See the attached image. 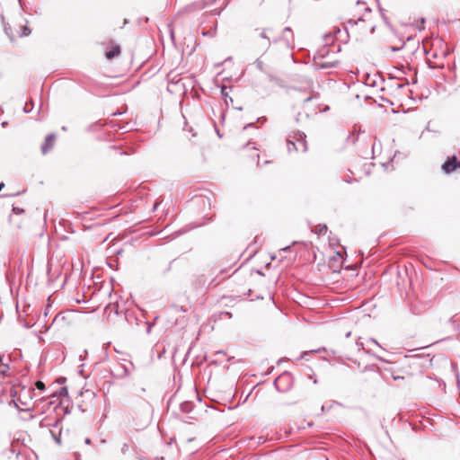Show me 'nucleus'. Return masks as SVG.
<instances>
[{
	"instance_id": "f257e3e1",
	"label": "nucleus",
	"mask_w": 460,
	"mask_h": 460,
	"mask_svg": "<svg viewBox=\"0 0 460 460\" xmlns=\"http://www.w3.org/2000/svg\"><path fill=\"white\" fill-rule=\"evenodd\" d=\"M427 55V61L430 67H443L444 60L447 55V48L440 40H435L431 42L429 49H427V44L424 45Z\"/></svg>"
},
{
	"instance_id": "f03ea898",
	"label": "nucleus",
	"mask_w": 460,
	"mask_h": 460,
	"mask_svg": "<svg viewBox=\"0 0 460 460\" xmlns=\"http://www.w3.org/2000/svg\"><path fill=\"white\" fill-rule=\"evenodd\" d=\"M348 30L356 38L372 34L375 31V25L370 17L349 21Z\"/></svg>"
},
{
	"instance_id": "7ed1b4c3",
	"label": "nucleus",
	"mask_w": 460,
	"mask_h": 460,
	"mask_svg": "<svg viewBox=\"0 0 460 460\" xmlns=\"http://www.w3.org/2000/svg\"><path fill=\"white\" fill-rule=\"evenodd\" d=\"M385 370L390 373L392 378L394 381L403 380L406 377H410L412 376V373L410 371V366L405 363L390 364L389 367L385 368Z\"/></svg>"
},
{
	"instance_id": "20e7f679",
	"label": "nucleus",
	"mask_w": 460,
	"mask_h": 460,
	"mask_svg": "<svg viewBox=\"0 0 460 460\" xmlns=\"http://www.w3.org/2000/svg\"><path fill=\"white\" fill-rule=\"evenodd\" d=\"M304 133H297L292 137V139H288V152L305 153L308 149Z\"/></svg>"
},
{
	"instance_id": "39448f33",
	"label": "nucleus",
	"mask_w": 460,
	"mask_h": 460,
	"mask_svg": "<svg viewBox=\"0 0 460 460\" xmlns=\"http://www.w3.org/2000/svg\"><path fill=\"white\" fill-rule=\"evenodd\" d=\"M441 169L447 174L456 172L460 169V158L456 155L448 156L441 165Z\"/></svg>"
},
{
	"instance_id": "423d86ee",
	"label": "nucleus",
	"mask_w": 460,
	"mask_h": 460,
	"mask_svg": "<svg viewBox=\"0 0 460 460\" xmlns=\"http://www.w3.org/2000/svg\"><path fill=\"white\" fill-rule=\"evenodd\" d=\"M107 49H108L105 50L104 55H105L106 58L109 60L118 58L121 53L119 45L113 42L112 40L108 42Z\"/></svg>"
},
{
	"instance_id": "0eeeda50",
	"label": "nucleus",
	"mask_w": 460,
	"mask_h": 460,
	"mask_svg": "<svg viewBox=\"0 0 460 460\" xmlns=\"http://www.w3.org/2000/svg\"><path fill=\"white\" fill-rule=\"evenodd\" d=\"M56 142V135L49 134L45 137L44 142L41 145V152L43 155H46L50 150L53 149Z\"/></svg>"
},
{
	"instance_id": "6e6552de",
	"label": "nucleus",
	"mask_w": 460,
	"mask_h": 460,
	"mask_svg": "<svg viewBox=\"0 0 460 460\" xmlns=\"http://www.w3.org/2000/svg\"><path fill=\"white\" fill-rule=\"evenodd\" d=\"M344 252H344L343 247H341V250H339L335 252V255L330 261L331 267H336V268L341 267V265L343 263V253Z\"/></svg>"
},
{
	"instance_id": "1a4fd4ad",
	"label": "nucleus",
	"mask_w": 460,
	"mask_h": 460,
	"mask_svg": "<svg viewBox=\"0 0 460 460\" xmlns=\"http://www.w3.org/2000/svg\"><path fill=\"white\" fill-rule=\"evenodd\" d=\"M15 31L16 32L11 36L12 40H13L16 37L29 36L31 34V30L26 24L20 25L19 29H16Z\"/></svg>"
},
{
	"instance_id": "9d476101",
	"label": "nucleus",
	"mask_w": 460,
	"mask_h": 460,
	"mask_svg": "<svg viewBox=\"0 0 460 460\" xmlns=\"http://www.w3.org/2000/svg\"><path fill=\"white\" fill-rule=\"evenodd\" d=\"M221 93L223 95V97L225 98V102L227 103V98L230 99V102H233V100L232 98L229 96V90L226 86H223L221 88Z\"/></svg>"
},
{
	"instance_id": "9b49d317",
	"label": "nucleus",
	"mask_w": 460,
	"mask_h": 460,
	"mask_svg": "<svg viewBox=\"0 0 460 460\" xmlns=\"http://www.w3.org/2000/svg\"><path fill=\"white\" fill-rule=\"evenodd\" d=\"M282 34H283V36L285 37V40H288V37H291V38L293 37L292 31H291L289 28H288V27H287V28H284V29L282 30Z\"/></svg>"
},
{
	"instance_id": "f8f14e48",
	"label": "nucleus",
	"mask_w": 460,
	"mask_h": 460,
	"mask_svg": "<svg viewBox=\"0 0 460 460\" xmlns=\"http://www.w3.org/2000/svg\"><path fill=\"white\" fill-rule=\"evenodd\" d=\"M259 36L261 39L265 40V42L263 43V46L267 48L270 45V39L266 35V32L265 31H261V32L259 33Z\"/></svg>"
},
{
	"instance_id": "ddd939ff",
	"label": "nucleus",
	"mask_w": 460,
	"mask_h": 460,
	"mask_svg": "<svg viewBox=\"0 0 460 460\" xmlns=\"http://www.w3.org/2000/svg\"><path fill=\"white\" fill-rule=\"evenodd\" d=\"M9 369V367L0 362V374L4 375Z\"/></svg>"
},
{
	"instance_id": "4468645a",
	"label": "nucleus",
	"mask_w": 460,
	"mask_h": 460,
	"mask_svg": "<svg viewBox=\"0 0 460 460\" xmlns=\"http://www.w3.org/2000/svg\"><path fill=\"white\" fill-rule=\"evenodd\" d=\"M246 148H247V151H252L253 154L251 155L252 156L259 158V154L257 153V150L255 147H251L250 146H248Z\"/></svg>"
},
{
	"instance_id": "2eb2a0df",
	"label": "nucleus",
	"mask_w": 460,
	"mask_h": 460,
	"mask_svg": "<svg viewBox=\"0 0 460 460\" xmlns=\"http://www.w3.org/2000/svg\"><path fill=\"white\" fill-rule=\"evenodd\" d=\"M35 386L40 389V390H44L45 389V384L42 382V381H37L35 383Z\"/></svg>"
},
{
	"instance_id": "dca6fc26",
	"label": "nucleus",
	"mask_w": 460,
	"mask_h": 460,
	"mask_svg": "<svg viewBox=\"0 0 460 460\" xmlns=\"http://www.w3.org/2000/svg\"><path fill=\"white\" fill-rule=\"evenodd\" d=\"M327 231V226H319V233L322 234H325Z\"/></svg>"
},
{
	"instance_id": "f3484780",
	"label": "nucleus",
	"mask_w": 460,
	"mask_h": 460,
	"mask_svg": "<svg viewBox=\"0 0 460 460\" xmlns=\"http://www.w3.org/2000/svg\"><path fill=\"white\" fill-rule=\"evenodd\" d=\"M24 210L22 208H13V212L16 213V214H21L22 213Z\"/></svg>"
},
{
	"instance_id": "a211bd4d",
	"label": "nucleus",
	"mask_w": 460,
	"mask_h": 460,
	"mask_svg": "<svg viewBox=\"0 0 460 460\" xmlns=\"http://www.w3.org/2000/svg\"><path fill=\"white\" fill-rule=\"evenodd\" d=\"M4 184L3 182L0 183V191L2 190V189L4 188Z\"/></svg>"
},
{
	"instance_id": "6ab92c4d",
	"label": "nucleus",
	"mask_w": 460,
	"mask_h": 460,
	"mask_svg": "<svg viewBox=\"0 0 460 460\" xmlns=\"http://www.w3.org/2000/svg\"><path fill=\"white\" fill-rule=\"evenodd\" d=\"M346 181H347L348 183H350V182H352V180H346ZM353 181H355V180H353Z\"/></svg>"
},
{
	"instance_id": "aec40b11",
	"label": "nucleus",
	"mask_w": 460,
	"mask_h": 460,
	"mask_svg": "<svg viewBox=\"0 0 460 460\" xmlns=\"http://www.w3.org/2000/svg\"><path fill=\"white\" fill-rule=\"evenodd\" d=\"M279 40V38H278V37H275V38L273 39V40H274V41H278Z\"/></svg>"
},
{
	"instance_id": "412c9836",
	"label": "nucleus",
	"mask_w": 460,
	"mask_h": 460,
	"mask_svg": "<svg viewBox=\"0 0 460 460\" xmlns=\"http://www.w3.org/2000/svg\"><path fill=\"white\" fill-rule=\"evenodd\" d=\"M57 442H58V444H60V443H61L60 438H58V439H57Z\"/></svg>"
}]
</instances>
